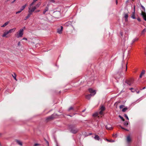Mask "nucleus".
Segmentation results:
<instances>
[{"label":"nucleus","mask_w":146,"mask_h":146,"mask_svg":"<svg viewBox=\"0 0 146 146\" xmlns=\"http://www.w3.org/2000/svg\"><path fill=\"white\" fill-rule=\"evenodd\" d=\"M125 67V71H126L127 70V64H122V66L119 68V69L117 72V76L118 75H119V77L117 76V78H119L120 77H121L122 76V74L123 73V71H124V69Z\"/></svg>","instance_id":"1"},{"label":"nucleus","mask_w":146,"mask_h":146,"mask_svg":"<svg viewBox=\"0 0 146 146\" xmlns=\"http://www.w3.org/2000/svg\"><path fill=\"white\" fill-rule=\"evenodd\" d=\"M105 110V108L103 106H102L99 110L98 112H96L93 115L94 117H99V115H104L103 111Z\"/></svg>","instance_id":"2"},{"label":"nucleus","mask_w":146,"mask_h":146,"mask_svg":"<svg viewBox=\"0 0 146 146\" xmlns=\"http://www.w3.org/2000/svg\"><path fill=\"white\" fill-rule=\"evenodd\" d=\"M89 92L91 94H88L86 96V98L88 99H90L91 96H94L96 94V91L90 88L89 89Z\"/></svg>","instance_id":"3"},{"label":"nucleus","mask_w":146,"mask_h":146,"mask_svg":"<svg viewBox=\"0 0 146 146\" xmlns=\"http://www.w3.org/2000/svg\"><path fill=\"white\" fill-rule=\"evenodd\" d=\"M23 29H21L18 32L15 34V36L17 38L22 37L23 34Z\"/></svg>","instance_id":"4"},{"label":"nucleus","mask_w":146,"mask_h":146,"mask_svg":"<svg viewBox=\"0 0 146 146\" xmlns=\"http://www.w3.org/2000/svg\"><path fill=\"white\" fill-rule=\"evenodd\" d=\"M32 5H31V4L30 5L29 7V14L26 17L25 20L27 19L29 17H30L31 15L32 14V13L34 11V9H31V6Z\"/></svg>","instance_id":"5"},{"label":"nucleus","mask_w":146,"mask_h":146,"mask_svg":"<svg viewBox=\"0 0 146 146\" xmlns=\"http://www.w3.org/2000/svg\"><path fill=\"white\" fill-rule=\"evenodd\" d=\"M141 6L143 9V10H142L141 11V15L143 16L144 20L146 21V13L145 12V8L142 5Z\"/></svg>","instance_id":"6"},{"label":"nucleus","mask_w":146,"mask_h":146,"mask_svg":"<svg viewBox=\"0 0 146 146\" xmlns=\"http://www.w3.org/2000/svg\"><path fill=\"white\" fill-rule=\"evenodd\" d=\"M41 5V3L40 2H39V3H38L36 5V6H31V9H34V11H35V10L40 5Z\"/></svg>","instance_id":"7"},{"label":"nucleus","mask_w":146,"mask_h":146,"mask_svg":"<svg viewBox=\"0 0 146 146\" xmlns=\"http://www.w3.org/2000/svg\"><path fill=\"white\" fill-rule=\"evenodd\" d=\"M9 34V33L8 31H6L2 35V36L6 38H8L9 36L8 35Z\"/></svg>","instance_id":"8"},{"label":"nucleus","mask_w":146,"mask_h":146,"mask_svg":"<svg viewBox=\"0 0 146 146\" xmlns=\"http://www.w3.org/2000/svg\"><path fill=\"white\" fill-rule=\"evenodd\" d=\"M63 27L62 26H61L60 27L57 29V32L59 34H61L62 31L63 30Z\"/></svg>","instance_id":"9"},{"label":"nucleus","mask_w":146,"mask_h":146,"mask_svg":"<svg viewBox=\"0 0 146 146\" xmlns=\"http://www.w3.org/2000/svg\"><path fill=\"white\" fill-rule=\"evenodd\" d=\"M131 138L130 137V135H128L127 137V143H129L131 141Z\"/></svg>","instance_id":"10"},{"label":"nucleus","mask_w":146,"mask_h":146,"mask_svg":"<svg viewBox=\"0 0 146 146\" xmlns=\"http://www.w3.org/2000/svg\"><path fill=\"white\" fill-rule=\"evenodd\" d=\"M55 115V114H54L52 115L51 116L47 117V120H49L54 118Z\"/></svg>","instance_id":"11"},{"label":"nucleus","mask_w":146,"mask_h":146,"mask_svg":"<svg viewBox=\"0 0 146 146\" xmlns=\"http://www.w3.org/2000/svg\"><path fill=\"white\" fill-rule=\"evenodd\" d=\"M106 128L108 130H111L112 129L111 125L109 124H108L106 126Z\"/></svg>","instance_id":"12"},{"label":"nucleus","mask_w":146,"mask_h":146,"mask_svg":"<svg viewBox=\"0 0 146 146\" xmlns=\"http://www.w3.org/2000/svg\"><path fill=\"white\" fill-rule=\"evenodd\" d=\"M16 28H13V29H10L9 31H8L9 34L12 33L14 32Z\"/></svg>","instance_id":"13"},{"label":"nucleus","mask_w":146,"mask_h":146,"mask_svg":"<svg viewBox=\"0 0 146 146\" xmlns=\"http://www.w3.org/2000/svg\"><path fill=\"white\" fill-rule=\"evenodd\" d=\"M9 23V21H7V22H5L3 25L1 26V27H5Z\"/></svg>","instance_id":"14"},{"label":"nucleus","mask_w":146,"mask_h":146,"mask_svg":"<svg viewBox=\"0 0 146 146\" xmlns=\"http://www.w3.org/2000/svg\"><path fill=\"white\" fill-rule=\"evenodd\" d=\"M27 6V4H25V5L23 6L20 9V10L21 11H23L25 8L26 6Z\"/></svg>","instance_id":"15"},{"label":"nucleus","mask_w":146,"mask_h":146,"mask_svg":"<svg viewBox=\"0 0 146 146\" xmlns=\"http://www.w3.org/2000/svg\"><path fill=\"white\" fill-rule=\"evenodd\" d=\"M145 73V71L143 70L142 72L141 73L139 77L140 78H141L142 76L144 75V74Z\"/></svg>","instance_id":"16"},{"label":"nucleus","mask_w":146,"mask_h":146,"mask_svg":"<svg viewBox=\"0 0 146 146\" xmlns=\"http://www.w3.org/2000/svg\"><path fill=\"white\" fill-rule=\"evenodd\" d=\"M73 110L74 111V108L73 106H70L68 109V111H69L70 110Z\"/></svg>","instance_id":"17"},{"label":"nucleus","mask_w":146,"mask_h":146,"mask_svg":"<svg viewBox=\"0 0 146 146\" xmlns=\"http://www.w3.org/2000/svg\"><path fill=\"white\" fill-rule=\"evenodd\" d=\"M135 12H134V11H133L132 13V14L131 17L133 19H135Z\"/></svg>","instance_id":"18"},{"label":"nucleus","mask_w":146,"mask_h":146,"mask_svg":"<svg viewBox=\"0 0 146 146\" xmlns=\"http://www.w3.org/2000/svg\"><path fill=\"white\" fill-rule=\"evenodd\" d=\"M124 17L125 18V21H127V18L128 17V14H125L124 15Z\"/></svg>","instance_id":"19"},{"label":"nucleus","mask_w":146,"mask_h":146,"mask_svg":"<svg viewBox=\"0 0 146 146\" xmlns=\"http://www.w3.org/2000/svg\"><path fill=\"white\" fill-rule=\"evenodd\" d=\"M146 31V29H144L141 32V35H144L145 32Z\"/></svg>","instance_id":"20"},{"label":"nucleus","mask_w":146,"mask_h":146,"mask_svg":"<svg viewBox=\"0 0 146 146\" xmlns=\"http://www.w3.org/2000/svg\"><path fill=\"white\" fill-rule=\"evenodd\" d=\"M12 76L16 81H17V80L16 78V74L15 73H14L13 74H12Z\"/></svg>","instance_id":"21"},{"label":"nucleus","mask_w":146,"mask_h":146,"mask_svg":"<svg viewBox=\"0 0 146 146\" xmlns=\"http://www.w3.org/2000/svg\"><path fill=\"white\" fill-rule=\"evenodd\" d=\"M48 10V7H46L44 9V11L43 12V14H45L46 11H47Z\"/></svg>","instance_id":"22"},{"label":"nucleus","mask_w":146,"mask_h":146,"mask_svg":"<svg viewBox=\"0 0 146 146\" xmlns=\"http://www.w3.org/2000/svg\"><path fill=\"white\" fill-rule=\"evenodd\" d=\"M94 139H95L96 140H99V136H98V135H96L94 137Z\"/></svg>","instance_id":"23"},{"label":"nucleus","mask_w":146,"mask_h":146,"mask_svg":"<svg viewBox=\"0 0 146 146\" xmlns=\"http://www.w3.org/2000/svg\"><path fill=\"white\" fill-rule=\"evenodd\" d=\"M38 0H33V2L31 3V5H34L35 3Z\"/></svg>","instance_id":"24"},{"label":"nucleus","mask_w":146,"mask_h":146,"mask_svg":"<svg viewBox=\"0 0 146 146\" xmlns=\"http://www.w3.org/2000/svg\"><path fill=\"white\" fill-rule=\"evenodd\" d=\"M17 143L19 145H22V143L21 141H17Z\"/></svg>","instance_id":"25"},{"label":"nucleus","mask_w":146,"mask_h":146,"mask_svg":"<svg viewBox=\"0 0 146 146\" xmlns=\"http://www.w3.org/2000/svg\"><path fill=\"white\" fill-rule=\"evenodd\" d=\"M127 109V108H123L122 110V111L123 112H125L126 111Z\"/></svg>","instance_id":"26"},{"label":"nucleus","mask_w":146,"mask_h":146,"mask_svg":"<svg viewBox=\"0 0 146 146\" xmlns=\"http://www.w3.org/2000/svg\"><path fill=\"white\" fill-rule=\"evenodd\" d=\"M78 130L77 129H76V130H72V133H76L77 131Z\"/></svg>","instance_id":"27"},{"label":"nucleus","mask_w":146,"mask_h":146,"mask_svg":"<svg viewBox=\"0 0 146 146\" xmlns=\"http://www.w3.org/2000/svg\"><path fill=\"white\" fill-rule=\"evenodd\" d=\"M119 117H120V118L123 121H124V119L120 115H119Z\"/></svg>","instance_id":"28"},{"label":"nucleus","mask_w":146,"mask_h":146,"mask_svg":"<svg viewBox=\"0 0 146 146\" xmlns=\"http://www.w3.org/2000/svg\"><path fill=\"white\" fill-rule=\"evenodd\" d=\"M21 45V43L20 42H19L17 44V46H20Z\"/></svg>","instance_id":"29"},{"label":"nucleus","mask_w":146,"mask_h":146,"mask_svg":"<svg viewBox=\"0 0 146 146\" xmlns=\"http://www.w3.org/2000/svg\"><path fill=\"white\" fill-rule=\"evenodd\" d=\"M124 125L125 126H127L128 125V123L127 122H125L124 123Z\"/></svg>","instance_id":"30"},{"label":"nucleus","mask_w":146,"mask_h":146,"mask_svg":"<svg viewBox=\"0 0 146 146\" xmlns=\"http://www.w3.org/2000/svg\"><path fill=\"white\" fill-rule=\"evenodd\" d=\"M21 10H19V11H17V12H16V14H17L19 13H21Z\"/></svg>","instance_id":"31"},{"label":"nucleus","mask_w":146,"mask_h":146,"mask_svg":"<svg viewBox=\"0 0 146 146\" xmlns=\"http://www.w3.org/2000/svg\"><path fill=\"white\" fill-rule=\"evenodd\" d=\"M125 117H126V118H127V119L128 120L129 119V118H128L127 115L126 114H125Z\"/></svg>","instance_id":"32"},{"label":"nucleus","mask_w":146,"mask_h":146,"mask_svg":"<svg viewBox=\"0 0 146 146\" xmlns=\"http://www.w3.org/2000/svg\"><path fill=\"white\" fill-rule=\"evenodd\" d=\"M50 1L51 3H54L55 2L54 0H50Z\"/></svg>","instance_id":"33"},{"label":"nucleus","mask_w":146,"mask_h":146,"mask_svg":"<svg viewBox=\"0 0 146 146\" xmlns=\"http://www.w3.org/2000/svg\"><path fill=\"white\" fill-rule=\"evenodd\" d=\"M124 107V106L123 105H121L119 107L120 109L123 108Z\"/></svg>","instance_id":"34"},{"label":"nucleus","mask_w":146,"mask_h":146,"mask_svg":"<svg viewBox=\"0 0 146 146\" xmlns=\"http://www.w3.org/2000/svg\"><path fill=\"white\" fill-rule=\"evenodd\" d=\"M23 40H27V39L26 38H23Z\"/></svg>","instance_id":"35"},{"label":"nucleus","mask_w":146,"mask_h":146,"mask_svg":"<svg viewBox=\"0 0 146 146\" xmlns=\"http://www.w3.org/2000/svg\"><path fill=\"white\" fill-rule=\"evenodd\" d=\"M113 136L114 137H117V135L116 134H115V135H114V134H113Z\"/></svg>","instance_id":"36"},{"label":"nucleus","mask_w":146,"mask_h":146,"mask_svg":"<svg viewBox=\"0 0 146 146\" xmlns=\"http://www.w3.org/2000/svg\"><path fill=\"white\" fill-rule=\"evenodd\" d=\"M39 145L38 144L36 143L35 144L34 146H37L38 145Z\"/></svg>","instance_id":"37"},{"label":"nucleus","mask_w":146,"mask_h":146,"mask_svg":"<svg viewBox=\"0 0 146 146\" xmlns=\"http://www.w3.org/2000/svg\"><path fill=\"white\" fill-rule=\"evenodd\" d=\"M114 141L113 140H110V142H114Z\"/></svg>","instance_id":"38"},{"label":"nucleus","mask_w":146,"mask_h":146,"mask_svg":"<svg viewBox=\"0 0 146 146\" xmlns=\"http://www.w3.org/2000/svg\"><path fill=\"white\" fill-rule=\"evenodd\" d=\"M138 38H135V39H134V41H135L136 40H138Z\"/></svg>","instance_id":"39"},{"label":"nucleus","mask_w":146,"mask_h":146,"mask_svg":"<svg viewBox=\"0 0 146 146\" xmlns=\"http://www.w3.org/2000/svg\"><path fill=\"white\" fill-rule=\"evenodd\" d=\"M133 11H134V12H135V6H134Z\"/></svg>","instance_id":"40"},{"label":"nucleus","mask_w":146,"mask_h":146,"mask_svg":"<svg viewBox=\"0 0 146 146\" xmlns=\"http://www.w3.org/2000/svg\"><path fill=\"white\" fill-rule=\"evenodd\" d=\"M16 0H14L12 2V3H13Z\"/></svg>","instance_id":"41"},{"label":"nucleus","mask_w":146,"mask_h":146,"mask_svg":"<svg viewBox=\"0 0 146 146\" xmlns=\"http://www.w3.org/2000/svg\"><path fill=\"white\" fill-rule=\"evenodd\" d=\"M40 11V10H37V11H35V12H39Z\"/></svg>","instance_id":"42"},{"label":"nucleus","mask_w":146,"mask_h":146,"mask_svg":"<svg viewBox=\"0 0 146 146\" xmlns=\"http://www.w3.org/2000/svg\"><path fill=\"white\" fill-rule=\"evenodd\" d=\"M120 127L122 129H125L123 127H122L120 126Z\"/></svg>","instance_id":"43"},{"label":"nucleus","mask_w":146,"mask_h":146,"mask_svg":"<svg viewBox=\"0 0 146 146\" xmlns=\"http://www.w3.org/2000/svg\"><path fill=\"white\" fill-rule=\"evenodd\" d=\"M139 21H140V19H137Z\"/></svg>","instance_id":"44"},{"label":"nucleus","mask_w":146,"mask_h":146,"mask_svg":"<svg viewBox=\"0 0 146 146\" xmlns=\"http://www.w3.org/2000/svg\"><path fill=\"white\" fill-rule=\"evenodd\" d=\"M46 3H44V5H43V6H44L46 5Z\"/></svg>","instance_id":"45"},{"label":"nucleus","mask_w":146,"mask_h":146,"mask_svg":"<svg viewBox=\"0 0 146 146\" xmlns=\"http://www.w3.org/2000/svg\"><path fill=\"white\" fill-rule=\"evenodd\" d=\"M145 87H144V88H143L142 89H143V90L144 89H145Z\"/></svg>","instance_id":"46"},{"label":"nucleus","mask_w":146,"mask_h":146,"mask_svg":"<svg viewBox=\"0 0 146 146\" xmlns=\"http://www.w3.org/2000/svg\"><path fill=\"white\" fill-rule=\"evenodd\" d=\"M107 140L108 141H109V142H110V141L109 140H108V139H107Z\"/></svg>","instance_id":"47"},{"label":"nucleus","mask_w":146,"mask_h":146,"mask_svg":"<svg viewBox=\"0 0 146 146\" xmlns=\"http://www.w3.org/2000/svg\"><path fill=\"white\" fill-rule=\"evenodd\" d=\"M137 93H139V92H137Z\"/></svg>","instance_id":"48"}]
</instances>
